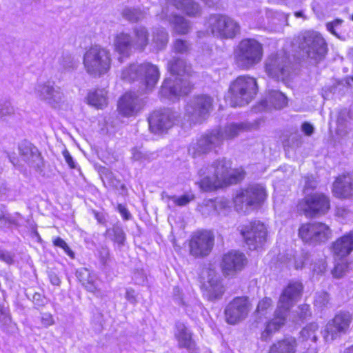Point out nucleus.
<instances>
[{
  "mask_svg": "<svg viewBox=\"0 0 353 353\" xmlns=\"http://www.w3.org/2000/svg\"><path fill=\"white\" fill-rule=\"evenodd\" d=\"M231 162L225 158L214 161L210 166L203 167L198 172L200 180L196 182L200 188L210 192L223 185L236 182V178L230 174Z\"/></svg>",
  "mask_w": 353,
  "mask_h": 353,
  "instance_id": "obj_1",
  "label": "nucleus"
},
{
  "mask_svg": "<svg viewBox=\"0 0 353 353\" xmlns=\"http://www.w3.org/2000/svg\"><path fill=\"white\" fill-rule=\"evenodd\" d=\"M296 43L308 61L316 65L322 61L327 53V44L323 36L314 30L301 32L296 39Z\"/></svg>",
  "mask_w": 353,
  "mask_h": 353,
  "instance_id": "obj_2",
  "label": "nucleus"
},
{
  "mask_svg": "<svg viewBox=\"0 0 353 353\" xmlns=\"http://www.w3.org/2000/svg\"><path fill=\"white\" fill-rule=\"evenodd\" d=\"M110 51L99 45L89 48L83 55V63L86 72L94 77L107 73L111 65Z\"/></svg>",
  "mask_w": 353,
  "mask_h": 353,
  "instance_id": "obj_3",
  "label": "nucleus"
},
{
  "mask_svg": "<svg viewBox=\"0 0 353 353\" xmlns=\"http://www.w3.org/2000/svg\"><path fill=\"white\" fill-rule=\"evenodd\" d=\"M263 54V45L260 42L254 39H245L234 52L235 63L242 70H249L262 60Z\"/></svg>",
  "mask_w": 353,
  "mask_h": 353,
  "instance_id": "obj_4",
  "label": "nucleus"
},
{
  "mask_svg": "<svg viewBox=\"0 0 353 353\" xmlns=\"http://www.w3.org/2000/svg\"><path fill=\"white\" fill-rule=\"evenodd\" d=\"M229 92L232 106L248 105L257 94L256 80L248 75L239 76L231 83Z\"/></svg>",
  "mask_w": 353,
  "mask_h": 353,
  "instance_id": "obj_5",
  "label": "nucleus"
},
{
  "mask_svg": "<svg viewBox=\"0 0 353 353\" xmlns=\"http://www.w3.org/2000/svg\"><path fill=\"white\" fill-rule=\"evenodd\" d=\"M294 59L285 52L276 53L269 56L265 61L267 74L276 81L285 82L295 70Z\"/></svg>",
  "mask_w": 353,
  "mask_h": 353,
  "instance_id": "obj_6",
  "label": "nucleus"
},
{
  "mask_svg": "<svg viewBox=\"0 0 353 353\" xmlns=\"http://www.w3.org/2000/svg\"><path fill=\"white\" fill-rule=\"evenodd\" d=\"M121 78L128 81L141 80L148 90H152L159 78L158 68L149 63L130 64L122 70Z\"/></svg>",
  "mask_w": 353,
  "mask_h": 353,
  "instance_id": "obj_7",
  "label": "nucleus"
},
{
  "mask_svg": "<svg viewBox=\"0 0 353 353\" xmlns=\"http://www.w3.org/2000/svg\"><path fill=\"white\" fill-rule=\"evenodd\" d=\"M205 26L212 35L223 39H234L241 30L239 23L227 15L220 14H210Z\"/></svg>",
  "mask_w": 353,
  "mask_h": 353,
  "instance_id": "obj_8",
  "label": "nucleus"
},
{
  "mask_svg": "<svg viewBox=\"0 0 353 353\" xmlns=\"http://www.w3.org/2000/svg\"><path fill=\"white\" fill-rule=\"evenodd\" d=\"M267 196L265 188L259 184L250 185L236 196L234 202L237 211L246 212L261 207Z\"/></svg>",
  "mask_w": 353,
  "mask_h": 353,
  "instance_id": "obj_9",
  "label": "nucleus"
},
{
  "mask_svg": "<svg viewBox=\"0 0 353 353\" xmlns=\"http://www.w3.org/2000/svg\"><path fill=\"white\" fill-rule=\"evenodd\" d=\"M298 210L307 217H316L325 214L330 208V198L322 192L307 194L299 201Z\"/></svg>",
  "mask_w": 353,
  "mask_h": 353,
  "instance_id": "obj_10",
  "label": "nucleus"
},
{
  "mask_svg": "<svg viewBox=\"0 0 353 353\" xmlns=\"http://www.w3.org/2000/svg\"><path fill=\"white\" fill-rule=\"evenodd\" d=\"M223 141V134L221 128H216L202 134L188 148V154L192 158L200 157L219 147Z\"/></svg>",
  "mask_w": 353,
  "mask_h": 353,
  "instance_id": "obj_11",
  "label": "nucleus"
},
{
  "mask_svg": "<svg viewBox=\"0 0 353 353\" xmlns=\"http://www.w3.org/2000/svg\"><path fill=\"white\" fill-rule=\"evenodd\" d=\"M240 233L250 250L261 247L267 241V228L260 221L255 220L241 225Z\"/></svg>",
  "mask_w": 353,
  "mask_h": 353,
  "instance_id": "obj_12",
  "label": "nucleus"
},
{
  "mask_svg": "<svg viewBox=\"0 0 353 353\" xmlns=\"http://www.w3.org/2000/svg\"><path fill=\"white\" fill-rule=\"evenodd\" d=\"M212 102V98L208 95L195 97L187 103L185 115L192 123L202 122L208 117Z\"/></svg>",
  "mask_w": 353,
  "mask_h": 353,
  "instance_id": "obj_13",
  "label": "nucleus"
},
{
  "mask_svg": "<svg viewBox=\"0 0 353 353\" xmlns=\"http://www.w3.org/2000/svg\"><path fill=\"white\" fill-rule=\"evenodd\" d=\"M179 114L169 108L154 111L148 117L149 128L152 133L161 134L172 128Z\"/></svg>",
  "mask_w": 353,
  "mask_h": 353,
  "instance_id": "obj_14",
  "label": "nucleus"
},
{
  "mask_svg": "<svg viewBox=\"0 0 353 353\" xmlns=\"http://www.w3.org/2000/svg\"><path fill=\"white\" fill-rule=\"evenodd\" d=\"M299 236L305 243H317L327 241L331 236V230L325 223H308L301 226Z\"/></svg>",
  "mask_w": 353,
  "mask_h": 353,
  "instance_id": "obj_15",
  "label": "nucleus"
},
{
  "mask_svg": "<svg viewBox=\"0 0 353 353\" xmlns=\"http://www.w3.org/2000/svg\"><path fill=\"white\" fill-rule=\"evenodd\" d=\"M214 237L210 231L195 232L189 242L190 254L195 258H203L211 252Z\"/></svg>",
  "mask_w": 353,
  "mask_h": 353,
  "instance_id": "obj_16",
  "label": "nucleus"
},
{
  "mask_svg": "<svg viewBox=\"0 0 353 353\" xmlns=\"http://www.w3.org/2000/svg\"><path fill=\"white\" fill-rule=\"evenodd\" d=\"M19 159L30 168L41 174L44 168V160L39 149L31 142L24 140L19 143Z\"/></svg>",
  "mask_w": 353,
  "mask_h": 353,
  "instance_id": "obj_17",
  "label": "nucleus"
},
{
  "mask_svg": "<svg viewBox=\"0 0 353 353\" xmlns=\"http://www.w3.org/2000/svg\"><path fill=\"white\" fill-rule=\"evenodd\" d=\"M352 321V315L348 311H341L329 321L323 332L326 342L332 341L341 334L345 333Z\"/></svg>",
  "mask_w": 353,
  "mask_h": 353,
  "instance_id": "obj_18",
  "label": "nucleus"
},
{
  "mask_svg": "<svg viewBox=\"0 0 353 353\" xmlns=\"http://www.w3.org/2000/svg\"><path fill=\"white\" fill-rule=\"evenodd\" d=\"M190 83L179 77L166 78L161 87V97L169 99H174L180 96L186 95L191 91Z\"/></svg>",
  "mask_w": 353,
  "mask_h": 353,
  "instance_id": "obj_19",
  "label": "nucleus"
},
{
  "mask_svg": "<svg viewBox=\"0 0 353 353\" xmlns=\"http://www.w3.org/2000/svg\"><path fill=\"white\" fill-rule=\"evenodd\" d=\"M36 93L38 97L52 108H56L63 97L61 88L53 81H46L37 85Z\"/></svg>",
  "mask_w": 353,
  "mask_h": 353,
  "instance_id": "obj_20",
  "label": "nucleus"
},
{
  "mask_svg": "<svg viewBox=\"0 0 353 353\" xmlns=\"http://www.w3.org/2000/svg\"><path fill=\"white\" fill-rule=\"evenodd\" d=\"M143 99L138 97L134 92L125 94L118 102V110L121 114L125 117L135 116L143 108Z\"/></svg>",
  "mask_w": 353,
  "mask_h": 353,
  "instance_id": "obj_21",
  "label": "nucleus"
},
{
  "mask_svg": "<svg viewBox=\"0 0 353 353\" xmlns=\"http://www.w3.org/2000/svg\"><path fill=\"white\" fill-rule=\"evenodd\" d=\"M303 289L300 282L290 283L280 295L277 309H290L294 307L299 301Z\"/></svg>",
  "mask_w": 353,
  "mask_h": 353,
  "instance_id": "obj_22",
  "label": "nucleus"
},
{
  "mask_svg": "<svg viewBox=\"0 0 353 353\" xmlns=\"http://www.w3.org/2000/svg\"><path fill=\"white\" fill-rule=\"evenodd\" d=\"M246 263L245 255L238 251H230L224 254L222 260V268L224 274L232 275L241 271Z\"/></svg>",
  "mask_w": 353,
  "mask_h": 353,
  "instance_id": "obj_23",
  "label": "nucleus"
},
{
  "mask_svg": "<svg viewBox=\"0 0 353 353\" xmlns=\"http://www.w3.org/2000/svg\"><path fill=\"white\" fill-rule=\"evenodd\" d=\"M289 310H275L273 317L267 322L265 329L261 334V340L268 341L286 323Z\"/></svg>",
  "mask_w": 353,
  "mask_h": 353,
  "instance_id": "obj_24",
  "label": "nucleus"
},
{
  "mask_svg": "<svg viewBox=\"0 0 353 353\" xmlns=\"http://www.w3.org/2000/svg\"><path fill=\"white\" fill-rule=\"evenodd\" d=\"M288 98L281 91L270 90L265 98L262 100L259 106V110H268L272 108L281 110L287 106Z\"/></svg>",
  "mask_w": 353,
  "mask_h": 353,
  "instance_id": "obj_25",
  "label": "nucleus"
},
{
  "mask_svg": "<svg viewBox=\"0 0 353 353\" xmlns=\"http://www.w3.org/2000/svg\"><path fill=\"white\" fill-rule=\"evenodd\" d=\"M174 336L178 341L179 348L186 349L191 353H194L196 350V343L192 339V333L183 323H176Z\"/></svg>",
  "mask_w": 353,
  "mask_h": 353,
  "instance_id": "obj_26",
  "label": "nucleus"
},
{
  "mask_svg": "<svg viewBox=\"0 0 353 353\" xmlns=\"http://www.w3.org/2000/svg\"><path fill=\"white\" fill-rule=\"evenodd\" d=\"M332 190L339 198L353 196V177L350 174L339 176L333 183Z\"/></svg>",
  "mask_w": 353,
  "mask_h": 353,
  "instance_id": "obj_27",
  "label": "nucleus"
},
{
  "mask_svg": "<svg viewBox=\"0 0 353 353\" xmlns=\"http://www.w3.org/2000/svg\"><path fill=\"white\" fill-rule=\"evenodd\" d=\"M168 69L171 74L179 77L192 76L193 70L190 63L185 59L174 56L168 63Z\"/></svg>",
  "mask_w": 353,
  "mask_h": 353,
  "instance_id": "obj_28",
  "label": "nucleus"
},
{
  "mask_svg": "<svg viewBox=\"0 0 353 353\" xmlns=\"http://www.w3.org/2000/svg\"><path fill=\"white\" fill-rule=\"evenodd\" d=\"M297 345L295 337L286 336L273 343L270 346L268 353H296Z\"/></svg>",
  "mask_w": 353,
  "mask_h": 353,
  "instance_id": "obj_29",
  "label": "nucleus"
},
{
  "mask_svg": "<svg viewBox=\"0 0 353 353\" xmlns=\"http://www.w3.org/2000/svg\"><path fill=\"white\" fill-rule=\"evenodd\" d=\"M334 254L343 258L353 251V232H350L335 241L332 244Z\"/></svg>",
  "mask_w": 353,
  "mask_h": 353,
  "instance_id": "obj_30",
  "label": "nucleus"
},
{
  "mask_svg": "<svg viewBox=\"0 0 353 353\" xmlns=\"http://www.w3.org/2000/svg\"><path fill=\"white\" fill-rule=\"evenodd\" d=\"M115 50L123 57H129L132 50L135 49L133 44L132 37L125 32H121L117 35L114 39Z\"/></svg>",
  "mask_w": 353,
  "mask_h": 353,
  "instance_id": "obj_31",
  "label": "nucleus"
},
{
  "mask_svg": "<svg viewBox=\"0 0 353 353\" xmlns=\"http://www.w3.org/2000/svg\"><path fill=\"white\" fill-rule=\"evenodd\" d=\"M177 9L181 10L192 17H199L201 14L199 4L194 0H167Z\"/></svg>",
  "mask_w": 353,
  "mask_h": 353,
  "instance_id": "obj_32",
  "label": "nucleus"
},
{
  "mask_svg": "<svg viewBox=\"0 0 353 353\" xmlns=\"http://www.w3.org/2000/svg\"><path fill=\"white\" fill-rule=\"evenodd\" d=\"M165 19L172 26L173 30L178 34H185L190 30L188 21L179 14H165Z\"/></svg>",
  "mask_w": 353,
  "mask_h": 353,
  "instance_id": "obj_33",
  "label": "nucleus"
},
{
  "mask_svg": "<svg viewBox=\"0 0 353 353\" xmlns=\"http://www.w3.org/2000/svg\"><path fill=\"white\" fill-rule=\"evenodd\" d=\"M132 41L136 50H144L149 43V32L144 26H136L133 29Z\"/></svg>",
  "mask_w": 353,
  "mask_h": 353,
  "instance_id": "obj_34",
  "label": "nucleus"
},
{
  "mask_svg": "<svg viewBox=\"0 0 353 353\" xmlns=\"http://www.w3.org/2000/svg\"><path fill=\"white\" fill-rule=\"evenodd\" d=\"M76 276L81 285L89 292H94L97 290L94 283V276L85 268H81L76 271Z\"/></svg>",
  "mask_w": 353,
  "mask_h": 353,
  "instance_id": "obj_35",
  "label": "nucleus"
},
{
  "mask_svg": "<svg viewBox=\"0 0 353 353\" xmlns=\"http://www.w3.org/2000/svg\"><path fill=\"white\" fill-rule=\"evenodd\" d=\"M208 284L207 296L209 300H216L223 295L224 292V288L216 276L209 278Z\"/></svg>",
  "mask_w": 353,
  "mask_h": 353,
  "instance_id": "obj_36",
  "label": "nucleus"
},
{
  "mask_svg": "<svg viewBox=\"0 0 353 353\" xmlns=\"http://www.w3.org/2000/svg\"><path fill=\"white\" fill-rule=\"evenodd\" d=\"M107 92L104 89L96 90L88 93V103L98 109H102L108 104Z\"/></svg>",
  "mask_w": 353,
  "mask_h": 353,
  "instance_id": "obj_37",
  "label": "nucleus"
},
{
  "mask_svg": "<svg viewBox=\"0 0 353 353\" xmlns=\"http://www.w3.org/2000/svg\"><path fill=\"white\" fill-rule=\"evenodd\" d=\"M252 125L248 123H231L221 130L223 134V140L227 139H233L241 132L249 130Z\"/></svg>",
  "mask_w": 353,
  "mask_h": 353,
  "instance_id": "obj_38",
  "label": "nucleus"
},
{
  "mask_svg": "<svg viewBox=\"0 0 353 353\" xmlns=\"http://www.w3.org/2000/svg\"><path fill=\"white\" fill-rule=\"evenodd\" d=\"M152 41L158 50L165 48L168 42V34L163 28H154L152 31Z\"/></svg>",
  "mask_w": 353,
  "mask_h": 353,
  "instance_id": "obj_39",
  "label": "nucleus"
},
{
  "mask_svg": "<svg viewBox=\"0 0 353 353\" xmlns=\"http://www.w3.org/2000/svg\"><path fill=\"white\" fill-rule=\"evenodd\" d=\"M105 235L119 246L124 245L125 241V234L121 226L118 225H113L112 228L106 230Z\"/></svg>",
  "mask_w": 353,
  "mask_h": 353,
  "instance_id": "obj_40",
  "label": "nucleus"
},
{
  "mask_svg": "<svg viewBox=\"0 0 353 353\" xmlns=\"http://www.w3.org/2000/svg\"><path fill=\"white\" fill-rule=\"evenodd\" d=\"M122 17L131 23H136L143 20L145 17V12L139 8H125L121 12Z\"/></svg>",
  "mask_w": 353,
  "mask_h": 353,
  "instance_id": "obj_41",
  "label": "nucleus"
},
{
  "mask_svg": "<svg viewBox=\"0 0 353 353\" xmlns=\"http://www.w3.org/2000/svg\"><path fill=\"white\" fill-rule=\"evenodd\" d=\"M59 65L64 72H72L79 65V61L70 53H63L59 61Z\"/></svg>",
  "mask_w": 353,
  "mask_h": 353,
  "instance_id": "obj_42",
  "label": "nucleus"
},
{
  "mask_svg": "<svg viewBox=\"0 0 353 353\" xmlns=\"http://www.w3.org/2000/svg\"><path fill=\"white\" fill-rule=\"evenodd\" d=\"M252 307V301L247 296H237L231 301L227 309H249Z\"/></svg>",
  "mask_w": 353,
  "mask_h": 353,
  "instance_id": "obj_43",
  "label": "nucleus"
},
{
  "mask_svg": "<svg viewBox=\"0 0 353 353\" xmlns=\"http://www.w3.org/2000/svg\"><path fill=\"white\" fill-rule=\"evenodd\" d=\"M224 314L225 321L230 324L237 323L248 315L247 310H224Z\"/></svg>",
  "mask_w": 353,
  "mask_h": 353,
  "instance_id": "obj_44",
  "label": "nucleus"
},
{
  "mask_svg": "<svg viewBox=\"0 0 353 353\" xmlns=\"http://www.w3.org/2000/svg\"><path fill=\"white\" fill-rule=\"evenodd\" d=\"M318 327V325L315 323L307 325L301 331V338L305 341L311 340L312 342L315 343L317 340L316 332L317 331Z\"/></svg>",
  "mask_w": 353,
  "mask_h": 353,
  "instance_id": "obj_45",
  "label": "nucleus"
},
{
  "mask_svg": "<svg viewBox=\"0 0 353 353\" xmlns=\"http://www.w3.org/2000/svg\"><path fill=\"white\" fill-rule=\"evenodd\" d=\"M326 263L323 258H316L314 254H310L309 268L316 274L323 273L326 270Z\"/></svg>",
  "mask_w": 353,
  "mask_h": 353,
  "instance_id": "obj_46",
  "label": "nucleus"
},
{
  "mask_svg": "<svg viewBox=\"0 0 353 353\" xmlns=\"http://www.w3.org/2000/svg\"><path fill=\"white\" fill-rule=\"evenodd\" d=\"M173 50L179 54H188L192 48L191 43L186 40L177 39L173 43Z\"/></svg>",
  "mask_w": 353,
  "mask_h": 353,
  "instance_id": "obj_47",
  "label": "nucleus"
},
{
  "mask_svg": "<svg viewBox=\"0 0 353 353\" xmlns=\"http://www.w3.org/2000/svg\"><path fill=\"white\" fill-rule=\"evenodd\" d=\"M314 305L318 308L327 307L329 306V294L324 292L316 294Z\"/></svg>",
  "mask_w": 353,
  "mask_h": 353,
  "instance_id": "obj_48",
  "label": "nucleus"
},
{
  "mask_svg": "<svg viewBox=\"0 0 353 353\" xmlns=\"http://www.w3.org/2000/svg\"><path fill=\"white\" fill-rule=\"evenodd\" d=\"M305 185L303 188V192L305 196L307 194H312L310 191L314 190L318 185V182L316 180V178L313 176H306L304 177Z\"/></svg>",
  "mask_w": 353,
  "mask_h": 353,
  "instance_id": "obj_49",
  "label": "nucleus"
},
{
  "mask_svg": "<svg viewBox=\"0 0 353 353\" xmlns=\"http://www.w3.org/2000/svg\"><path fill=\"white\" fill-rule=\"evenodd\" d=\"M349 265L347 263H338L332 271V275L337 279H340L348 271Z\"/></svg>",
  "mask_w": 353,
  "mask_h": 353,
  "instance_id": "obj_50",
  "label": "nucleus"
},
{
  "mask_svg": "<svg viewBox=\"0 0 353 353\" xmlns=\"http://www.w3.org/2000/svg\"><path fill=\"white\" fill-rule=\"evenodd\" d=\"M54 245L62 248L65 254H67L70 258H74V252L70 248L66 242L61 237H57L53 240Z\"/></svg>",
  "mask_w": 353,
  "mask_h": 353,
  "instance_id": "obj_51",
  "label": "nucleus"
},
{
  "mask_svg": "<svg viewBox=\"0 0 353 353\" xmlns=\"http://www.w3.org/2000/svg\"><path fill=\"white\" fill-rule=\"evenodd\" d=\"M14 114V108L10 102L0 103V119Z\"/></svg>",
  "mask_w": 353,
  "mask_h": 353,
  "instance_id": "obj_52",
  "label": "nucleus"
},
{
  "mask_svg": "<svg viewBox=\"0 0 353 353\" xmlns=\"http://www.w3.org/2000/svg\"><path fill=\"white\" fill-rule=\"evenodd\" d=\"M302 136L299 134L291 135L287 141L288 146L292 149L298 148L302 145Z\"/></svg>",
  "mask_w": 353,
  "mask_h": 353,
  "instance_id": "obj_53",
  "label": "nucleus"
},
{
  "mask_svg": "<svg viewBox=\"0 0 353 353\" xmlns=\"http://www.w3.org/2000/svg\"><path fill=\"white\" fill-rule=\"evenodd\" d=\"M342 23V19H336L333 21L327 22L326 23V28L333 35L336 36L337 38H340L339 34L336 32V29L341 26Z\"/></svg>",
  "mask_w": 353,
  "mask_h": 353,
  "instance_id": "obj_54",
  "label": "nucleus"
},
{
  "mask_svg": "<svg viewBox=\"0 0 353 353\" xmlns=\"http://www.w3.org/2000/svg\"><path fill=\"white\" fill-rule=\"evenodd\" d=\"M310 261V254L305 253L300 259H297L294 262V267L296 269H302L304 267L309 265Z\"/></svg>",
  "mask_w": 353,
  "mask_h": 353,
  "instance_id": "obj_55",
  "label": "nucleus"
},
{
  "mask_svg": "<svg viewBox=\"0 0 353 353\" xmlns=\"http://www.w3.org/2000/svg\"><path fill=\"white\" fill-rule=\"evenodd\" d=\"M8 225H17V222L10 216L6 215L0 208V227H6Z\"/></svg>",
  "mask_w": 353,
  "mask_h": 353,
  "instance_id": "obj_56",
  "label": "nucleus"
},
{
  "mask_svg": "<svg viewBox=\"0 0 353 353\" xmlns=\"http://www.w3.org/2000/svg\"><path fill=\"white\" fill-rule=\"evenodd\" d=\"M171 199L179 206H184L190 203V201L194 199V196H190L188 194L183 195L180 197L173 196Z\"/></svg>",
  "mask_w": 353,
  "mask_h": 353,
  "instance_id": "obj_57",
  "label": "nucleus"
},
{
  "mask_svg": "<svg viewBox=\"0 0 353 353\" xmlns=\"http://www.w3.org/2000/svg\"><path fill=\"white\" fill-rule=\"evenodd\" d=\"M307 312H310V310H296V314H293L294 317L292 321L296 324H299L303 322V321L306 319Z\"/></svg>",
  "mask_w": 353,
  "mask_h": 353,
  "instance_id": "obj_58",
  "label": "nucleus"
},
{
  "mask_svg": "<svg viewBox=\"0 0 353 353\" xmlns=\"http://www.w3.org/2000/svg\"><path fill=\"white\" fill-rule=\"evenodd\" d=\"M48 279L53 285L59 286L61 284V279L57 274L52 270L47 271Z\"/></svg>",
  "mask_w": 353,
  "mask_h": 353,
  "instance_id": "obj_59",
  "label": "nucleus"
},
{
  "mask_svg": "<svg viewBox=\"0 0 353 353\" xmlns=\"http://www.w3.org/2000/svg\"><path fill=\"white\" fill-rule=\"evenodd\" d=\"M41 322L46 327L52 325L54 323L52 315L49 312H44L41 314Z\"/></svg>",
  "mask_w": 353,
  "mask_h": 353,
  "instance_id": "obj_60",
  "label": "nucleus"
},
{
  "mask_svg": "<svg viewBox=\"0 0 353 353\" xmlns=\"http://www.w3.org/2000/svg\"><path fill=\"white\" fill-rule=\"evenodd\" d=\"M11 322L8 310H0V325H5Z\"/></svg>",
  "mask_w": 353,
  "mask_h": 353,
  "instance_id": "obj_61",
  "label": "nucleus"
},
{
  "mask_svg": "<svg viewBox=\"0 0 353 353\" xmlns=\"http://www.w3.org/2000/svg\"><path fill=\"white\" fill-rule=\"evenodd\" d=\"M0 260L6 262L8 264H11L13 262V259L11 254L2 250H0Z\"/></svg>",
  "mask_w": 353,
  "mask_h": 353,
  "instance_id": "obj_62",
  "label": "nucleus"
},
{
  "mask_svg": "<svg viewBox=\"0 0 353 353\" xmlns=\"http://www.w3.org/2000/svg\"><path fill=\"white\" fill-rule=\"evenodd\" d=\"M272 303L271 299L265 297L259 302L256 309H268L272 306Z\"/></svg>",
  "mask_w": 353,
  "mask_h": 353,
  "instance_id": "obj_63",
  "label": "nucleus"
},
{
  "mask_svg": "<svg viewBox=\"0 0 353 353\" xmlns=\"http://www.w3.org/2000/svg\"><path fill=\"white\" fill-rule=\"evenodd\" d=\"M136 296H137L134 290L132 288H128L126 290L125 298L129 302L132 304L135 303L137 301Z\"/></svg>",
  "mask_w": 353,
  "mask_h": 353,
  "instance_id": "obj_64",
  "label": "nucleus"
}]
</instances>
